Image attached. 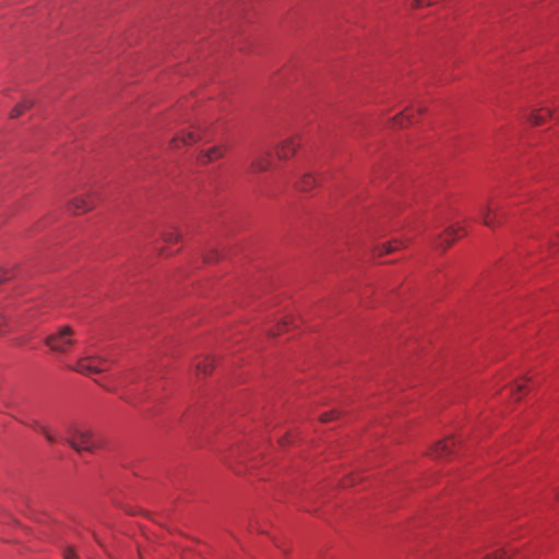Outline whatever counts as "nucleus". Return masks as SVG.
I'll list each match as a JSON object with an SVG mask.
<instances>
[{"mask_svg":"<svg viewBox=\"0 0 559 559\" xmlns=\"http://www.w3.org/2000/svg\"><path fill=\"white\" fill-rule=\"evenodd\" d=\"M63 441L78 452L93 451L99 447L92 429L79 423H72L67 426Z\"/></svg>","mask_w":559,"mask_h":559,"instance_id":"obj_1","label":"nucleus"},{"mask_svg":"<svg viewBox=\"0 0 559 559\" xmlns=\"http://www.w3.org/2000/svg\"><path fill=\"white\" fill-rule=\"evenodd\" d=\"M72 334V329L68 325H64L58 332L47 336L45 338V344L52 352L66 353L74 344Z\"/></svg>","mask_w":559,"mask_h":559,"instance_id":"obj_2","label":"nucleus"},{"mask_svg":"<svg viewBox=\"0 0 559 559\" xmlns=\"http://www.w3.org/2000/svg\"><path fill=\"white\" fill-rule=\"evenodd\" d=\"M107 362L99 356H86L78 360L75 370L86 376L102 373L107 370Z\"/></svg>","mask_w":559,"mask_h":559,"instance_id":"obj_3","label":"nucleus"},{"mask_svg":"<svg viewBox=\"0 0 559 559\" xmlns=\"http://www.w3.org/2000/svg\"><path fill=\"white\" fill-rule=\"evenodd\" d=\"M481 222L485 226L496 228L502 223L500 206L489 203L479 209Z\"/></svg>","mask_w":559,"mask_h":559,"instance_id":"obj_4","label":"nucleus"},{"mask_svg":"<svg viewBox=\"0 0 559 559\" xmlns=\"http://www.w3.org/2000/svg\"><path fill=\"white\" fill-rule=\"evenodd\" d=\"M95 204H96V197L94 193L81 195V197L74 198L70 202L69 210L73 214H81V213H85V212H88L92 209H94Z\"/></svg>","mask_w":559,"mask_h":559,"instance_id":"obj_5","label":"nucleus"},{"mask_svg":"<svg viewBox=\"0 0 559 559\" xmlns=\"http://www.w3.org/2000/svg\"><path fill=\"white\" fill-rule=\"evenodd\" d=\"M202 140V133L200 130H189L183 132L181 135H175L170 140V148L177 150L180 145H191L198 141Z\"/></svg>","mask_w":559,"mask_h":559,"instance_id":"obj_6","label":"nucleus"},{"mask_svg":"<svg viewBox=\"0 0 559 559\" xmlns=\"http://www.w3.org/2000/svg\"><path fill=\"white\" fill-rule=\"evenodd\" d=\"M461 231H464L463 227H448L443 235L438 236L437 247L445 251L460 237Z\"/></svg>","mask_w":559,"mask_h":559,"instance_id":"obj_7","label":"nucleus"},{"mask_svg":"<svg viewBox=\"0 0 559 559\" xmlns=\"http://www.w3.org/2000/svg\"><path fill=\"white\" fill-rule=\"evenodd\" d=\"M300 146V143L296 138H289L284 140L276 148V155L281 159H287L292 157Z\"/></svg>","mask_w":559,"mask_h":559,"instance_id":"obj_8","label":"nucleus"},{"mask_svg":"<svg viewBox=\"0 0 559 559\" xmlns=\"http://www.w3.org/2000/svg\"><path fill=\"white\" fill-rule=\"evenodd\" d=\"M271 165V155L269 152L265 154L255 155L249 166V171L253 174L263 173L269 169Z\"/></svg>","mask_w":559,"mask_h":559,"instance_id":"obj_9","label":"nucleus"},{"mask_svg":"<svg viewBox=\"0 0 559 559\" xmlns=\"http://www.w3.org/2000/svg\"><path fill=\"white\" fill-rule=\"evenodd\" d=\"M225 147L224 146H213L209 150H204L199 155V160L202 164H209L216 159L224 157Z\"/></svg>","mask_w":559,"mask_h":559,"instance_id":"obj_10","label":"nucleus"},{"mask_svg":"<svg viewBox=\"0 0 559 559\" xmlns=\"http://www.w3.org/2000/svg\"><path fill=\"white\" fill-rule=\"evenodd\" d=\"M318 185V178L311 173H305L295 186L302 192L311 191Z\"/></svg>","mask_w":559,"mask_h":559,"instance_id":"obj_11","label":"nucleus"},{"mask_svg":"<svg viewBox=\"0 0 559 559\" xmlns=\"http://www.w3.org/2000/svg\"><path fill=\"white\" fill-rule=\"evenodd\" d=\"M454 445L452 438L439 441L432 449L431 455L438 459L445 457L451 453V447Z\"/></svg>","mask_w":559,"mask_h":559,"instance_id":"obj_12","label":"nucleus"},{"mask_svg":"<svg viewBox=\"0 0 559 559\" xmlns=\"http://www.w3.org/2000/svg\"><path fill=\"white\" fill-rule=\"evenodd\" d=\"M35 105V99L31 97H24L19 104H16L9 114L11 119L21 117L26 110L31 109Z\"/></svg>","mask_w":559,"mask_h":559,"instance_id":"obj_13","label":"nucleus"},{"mask_svg":"<svg viewBox=\"0 0 559 559\" xmlns=\"http://www.w3.org/2000/svg\"><path fill=\"white\" fill-rule=\"evenodd\" d=\"M551 117V111L547 108L534 110L528 117V121L534 126L543 124L547 118Z\"/></svg>","mask_w":559,"mask_h":559,"instance_id":"obj_14","label":"nucleus"},{"mask_svg":"<svg viewBox=\"0 0 559 559\" xmlns=\"http://www.w3.org/2000/svg\"><path fill=\"white\" fill-rule=\"evenodd\" d=\"M28 425L31 427H33L36 431H38L39 433L45 436V438L48 442L52 443L56 441V437L52 433H50L48 428L44 424H41L39 420L29 419Z\"/></svg>","mask_w":559,"mask_h":559,"instance_id":"obj_15","label":"nucleus"},{"mask_svg":"<svg viewBox=\"0 0 559 559\" xmlns=\"http://www.w3.org/2000/svg\"><path fill=\"white\" fill-rule=\"evenodd\" d=\"M162 238L166 243H175L181 239V234L173 227L164 231Z\"/></svg>","mask_w":559,"mask_h":559,"instance_id":"obj_16","label":"nucleus"},{"mask_svg":"<svg viewBox=\"0 0 559 559\" xmlns=\"http://www.w3.org/2000/svg\"><path fill=\"white\" fill-rule=\"evenodd\" d=\"M214 360L212 358H204L203 361L197 365V372L202 374H209L213 370Z\"/></svg>","mask_w":559,"mask_h":559,"instance_id":"obj_17","label":"nucleus"},{"mask_svg":"<svg viewBox=\"0 0 559 559\" xmlns=\"http://www.w3.org/2000/svg\"><path fill=\"white\" fill-rule=\"evenodd\" d=\"M400 245L401 243L399 241H394V243L393 242L384 243L377 249L378 254L382 255L385 253H391V252L397 250L400 248Z\"/></svg>","mask_w":559,"mask_h":559,"instance_id":"obj_18","label":"nucleus"},{"mask_svg":"<svg viewBox=\"0 0 559 559\" xmlns=\"http://www.w3.org/2000/svg\"><path fill=\"white\" fill-rule=\"evenodd\" d=\"M204 259L207 263H214V262L218 261L219 252L216 249H213L206 253Z\"/></svg>","mask_w":559,"mask_h":559,"instance_id":"obj_19","label":"nucleus"},{"mask_svg":"<svg viewBox=\"0 0 559 559\" xmlns=\"http://www.w3.org/2000/svg\"><path fill=\"white\" fill-rule=\"evenodd\" d=\"M338 416V411H331V412H326L324 413L322 416H321V421L323 423H329V421H332L334 420L335 418H337Z\"/></svg>","mask_w":559,"mask_h":559,"instance_id":"obj_20","label":"nucleus"},{"mask_svg":"<svg viewBox=\"0 0 559 559\" xmlns=\"http://www.w3.org/2000/svg\"><path fill=\"white\" fill-rule=\"evenodd\" d=\"M439 0H415L413 7L414 8H423L429 7L437 3Z\"/></svg>","mask_w":559,"mask_h":559,"instance_id":"obj_21","label":"nucleus"},{"mask_svg":"<svg viewBox=\"0 0 559 559\" xmlns=\"http://www.w3.org/2000/svg\"><path fill=\"white\" fill-rule=\"evenodd\" d=\"M408 109L406 111H402L401 114H399L397 116H395L393 118V122L394 123H397L399 126L403 127V122L402 120L403 119H407L409 120V115L407 114Z\"/></svg>","mask_w":559,"mask_h":559,"instance_id":"obj_22","label":"nucleus"},{"mask_svg":"<svg viewBox=\"0 0 559 559\" xmlns=\"http://www.w3.org/2000/svg\"><path fill=\"white\" fill-rule=\"evenodd\" d=\"M508 550L500 549L496 551L493 555L488 556L486 559H506L508 558Z\"/></svg>","mask_w":559,"mask_h":559,"instance_id":"obj_23","label":"nucleus"},{"mask_svg":"<svg viewBox=\"0 0 559 559\" xmlns=\"http://www.w3.org/2000/svg\"><path fill=\"white\" fill-rule=\"evenodd\" d=\"M11 278V271L7 269H0V283Z\"/></svg>","mask_w":559,"mask_h":559,"instance_id":"obj_24","label":"nucleus"},{"mask_svg":"<svg viewBox=\"0 0 559 559\" xmlns=\"http://www.w3.org/2000/svg\"><path fill=\"white\" fill-rule=\"evenodd\" d=\"M66 559H76V556L72 549H68L64 554Z\"/></svg>","mask_w":559,"mask_h":559,"instance_id":"obj_25","label":"nucleus"},{"mask_svg":"<svg viewBox=\"0 0 559 559\" xmlns=\"http://www.w3.org/2000/svg\"><path fill=\"white\" fill-rule=\"evenodd\" d=\"M7 319L4 316L0 314V333H2V326L5 324Z\"/></svg>","mask_w":559,"mask_h":559,"instance_id":"obj_26","label":"nucleus"},{"mask_svg":"<svg viewBox=\"0 0 559 559\" xmlns=\"http://www.w3.org/2000/svg\"><path fill=\"white\" fill-rule=\"evenodd\" d=\"M515 389L518 392H521L524 389V384H516Z\"/></svg>","mask_w":559,"mask_h":559,"instance_id":"obj_27","label":"nucleus"},{"mask_svg":"<svg viewBox=\"0 0 559 559\" xmlns=\"http://www.w3.org/2000/svg\"><path fill=\"white\" fill-rule=\"evenodd\" d=\"M425 110H426V108H425V107H423V106H419V107L417 108V111H418L419 114L425 112Z\"/></svg>","mask_w":559,"mask_h":559,"instance_id":"obj_28","label":"nucleus"},{"mask_svg":"<svg viewBox=\"0 0 559 559\" xmlns=\"http://www.w3.org/2000/svg\"><path fill=\"white\" fill-rule=\"evenodd\" d=\"M28 311L31 312L29 318H33L35 316V313L31 309Z\"/></svg>","mask_w":559,"mask_h":559,"instance_id":"obj_29","label":"nucleus"}]
</instances>
